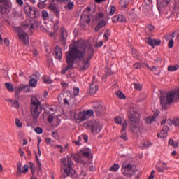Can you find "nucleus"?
<instances>
[{"label": "nucleus", "instance_id": "1", "mask_svg": "<svg viewBox=\"0 0 179 179\" xmlns=\"http://www.w3.org/2000/svg\"><path fill=\"white\" fill-rule=\"evenodd\" d=\"M94 55V49L87 41L79 40L70 45L69 51L66 52L67 66L64 68L66 72L73 68L76 59H79L78 69L82 72L89 69V62Z\"/></svg>", "mask_w": 179, "mask_h": 179}, {"label": "nucleus", "instance_id": "2", "mask_svg": "<svg viewBox=\"0 0 179 179\" xmlns=\"http://www.w3.org/2000/svg\"><path fill=\"white\" fill-rule=\"evenodd\" d=\"M79 155L78 154H71V156H68L67 158H62L61 162V173L64 178L66 177H72L75 174V170L72 168L73 166V162L75 160L76 163L79 162Z\"/></svg>", "mask_w": 179, "mask_h": 179}, {"label": "nucleus", "instance_id": "3", "mask_svg": "<svg viewBox=\"0 0 179 179\" xmlns=\"http://www.w3.org/2000/svg\"><path fill=\"white\" fill-rule=\"evenodd\" d=\"M129 113H130V129L133 134H138V132L141 131L139 128V113H138V109L134 107H131L129 109Z\"/></svg>", "mask_w": 179, "mask_h": 179}, {"label": "nucleus", "instance_id": "4", "mask_svg": "<svg viewBox=\"0 0 179 179\" xmlns=\"http://www.w3.org/2000/svg\"><path fill=\"white\" fill-rule=\"evenodd\" d=\"M179 99V89L178 90L172 91L166 93L165 95H162L160 97L161 105L163 108L166 107V104H171L173 101L178 100Z\"/></svg>", "mask_w": 179, "mask_h": 179}, {"label": "nucleus", "instance_id": "5", "mask_svg": "<svg viewBox=\"0 0 179 179\" xmlns=\"http://www.w3.org/2000/svg\"><path fill=\"white\" fill-rule=\"evenodd\" d=\"M43 111V107L41 106V102L38 101L37 97L32 96L31 102V113L34 118H38L40 114Z\"/></svg>", "mask_w": 179, "mask_h": 179}, {"label": "nucleus", "instance_id": "6", "mask_svg": "<svg viewBox=\"0 0 179 179\" xmlns=\"http://www.w3.org/2000/svg\"><path fill=\"white\" fill-rule=\"evenodd\" d=\"M85 128H89L92 134H100L101 132V123L99 120H90L85 123Z\"/></svg>", "mask_w": 179, "mask_h": 179}, {"label": "nucleus", "instance_id": "7", "mask_svg": "<svg viewBox=\"0 0 179 179\" xmlns=\"http://www.w3.org/2000/svg\"><path fill=\"white\" fill-rule=\"evenodd\" d=\"M15 32L17 33L20 41H22L24 45H29V35H27V33H26L22 27L15 28Z\"/></svg>", "mask_w": 179, "mask_h": 179}, {"label": "nucleus", "instance_id": "8", "mask_svg": "<svg viewBox=\"0 0 179 179\" xmlns=\"http://www.w3.org/2000/svg\"><path fill=\"white\" fill-rule=\"evenodd\" d=\"M135 166L128 164L127 165H123L122 167V173L126 177H132L134 173H135Z\"/></svg>", "mask_w": 179, "mask_h": 179}, {"label": "nucleus", "instance_id": "9", "mask_svg": "<svg viewBox=\"0 0 179 179\" xmlns=\"http://www.w3.org/2000/svg\"><path fill=\"white\" fill-rule=\"evenodd\" d=\"M96 20L98 21V24L96 27H95V31H99V30H101L103 27H105V26L107 25V21L104 20V14L102 13H100L98 15V17H96Z\"/></svg>", "mask_w": 179, "mask_h": 179}, {"label": "nucleus", "instance_id": "10", "mask_svg": "<svg viewBox=\"0 0 179 179\" xmlns=\"http://www.w3.org/2000/svg\"><path fill=\"white\" fill-rule=\"evenodd\" d=\"M24 12L28 16L31 17V19H36L38 15V11L36 9V8L32 7L30 5L25 6Z\"/></svg>", "mask_w": 179, "mask_h": 179}, {"label": "nucleus", "instance_id": "11", "mask_svg": "<svg viewBox=\"0 0 179 179\" xmlns=\"http://www.w3.org/2000/svg\"><path fill=\"white\" fill-rule=\"evenodd\" d=\"M9 10V0H0V13L5 15Z\"/></svg>", "mask_w": 179, "mask_h": 179}, {"label": "nucleus", "instance_id": "12", "mask_svg": "<svg viewBox=\"0 0 179 179\" xmlns=\"http://www.w3.org/2000/svg\"><path fill=\"white\" fill-rule=\"evenodd\" d=\"M97 90H99V84H97V80H92L91 85H90V94L91 95L96 94L97 93Z\"/></svg>", "mask_w": 179, "mask_h": 179}, {"label": "nucleus", "instance_id": "13", "mask_svg": "<svg viewBox=\"0 0 179 179\" xmlns=\"http://www.w3.org/2000/svg\"><path fill=\"white\" fill-rule=\"evenodd\" d=\"M93 108H94V111H95L96 115H101V114H103V113H104V110H106L104 106H103V105H101V103H100L99 102L94 103Z\"/></svg>", "mask_w": 179, "mask_h": 179}, {"label": "nucleus", "instance_id": "14", "mask_svg": "<svg viewBox=\"0 0 179 179\" xmlns=\"http://www.w3.org/2000/svg\"><path fill=\"white\" fill-rule=\"evenodd\" d=\"M59 37L61 43L65 45V43H66V38H68V31H66V29H60Z\"/></svg>", "mask_w": 179, "mask_h": 179}, {"label": "nucleus", "instance_id": "15", "mask_svg": "<svg viewBox=\"0 0 179 179\" xmlns=\"http://www.w3.org/2000/svg\"><path fill=\"white\" fill-rule=\"evenodd\" d=\"M128 127V123L126 120H124L122 123V129L121 130V136L120 138L123 139V141H128V136H127V128Z\"/></svg>", "mask_w": 179, "mask_h": 179}, {"label": "nucleus", "instance_id": "16", "mask_svg": "<svg viewBox=\"0 0 179 179\" xmlns=\"http://www.w3.org/2000/svg\"><path fill=\"white\" fill-rule=\"evenodd\" d=\"M170 3V0H157V6L159 12L163 10V8L167 6Z\"/></svg>", "mask_w": 179, "mask_h": 179}, {"label": "nucleus", "instance_id": "17", "mask_svg": "<svg viewBox=\"0 0 179 179\" xmlns=\"http://www.w3.org/2000/svg\"><path fill=\"white\" fill-rule=\"evenodd\" d=\"M73 117L76 121V122H81V121H85V115L83 114V112H76L73 114Z\"/></svg>", "mask_w": 179, "mask_h": 179}, {"label": "nucleus", "instance_id": "18", "mask_svg": "<svg viewBox=\"0 0 179 179\" xmlns=\"http://www.w3.org/2000/svg\"><path fill=\"white\" fill-rule=\"evenodd\" d=\"M31 79L29 80V86L31 87H36L37 86V80L40 79V73H36L35 75L31 76Z\"/></svg>", "mask_w": 179, "mask_h": 179}, {"label": "nucleus", "instance_id": "19", "mask_svg": "<svg viewBox=\"0 0 179 179\" xmlns=\"http://www.w3.org/2000/svg\"><path fill=\"white\" fill-rule=\"evenodd\" d=\"M166 169H167V164L165 162H159L156 165V170L158 173H164Z\"/></svg>", "mask_w": 179, "mask_h": 179}, {"label": "nucleus", "instance_id": "20", "mask_svg": "<svg viewBox=\"0 0 179 179\" xmlns=\"http://www.w3.org/2000/svg\"><path fill=\"white\" fill-rule=\"evenodd\" d=\"M55 58L56 59H62V50L59 46H56L55 49Z\"/></svg>", "mask_w": 179, "mask_h": 179}, {"label": "nucleus", "instance_id": "21", "mask_svg": "<svg viewBox=\"0 0 179 179\" xmlns=\"http://www.w3.org/2000/svg\"><path fill=\"white\" fill-rule=\"evenodd\" d=\"M168 131H169V127L167 126L164 127L162 131H160V133L158 134V137L161 138H166L167 135H169V134L167 133Z\"/></svg>", "mask_w": 179, "mask_h": 179}, {"label": "nucleus", "instance_id": "22", "mask_svg": "<svg viewBox=\"0 0 179 179\" xmlns=\"http://www.w3.org/2000/svg\"><path fill=\"white\" fill-rule=\"evenodd\" d=\"M64 99H63L64 103L66 106H69V102L71 101V97H72V94L69 92H66L64 94Z\"/></svg>", "mask_w": 179, "mask_h": 179}, {"label": "nucleus", "instance_id": "23", "mask_svg": "<svg viewBox=\"0 0 179 179\" xmlns=\"http://www.w3.org/2000/svg\"><path fill=\"white\" fill-rule=\"evenodd\" d=\"M41 17L44 22H48L50 20V14L45 10L41 11Z\"/></svg>", "mask_w": 179, "mask_h": 179}, {"label": "nucleus", "instance_id": "24", "mask_svg": "<svg viewBox=\"0 0 179 179\" xmlns=\"http://www.w3.org/2000/svg\"><path fill=\"white\" fill-rule=\"evenodd\" d=\"M81 153L84 157H90V155H92V150L89 148H85L83 150H81Z\"/></svg>", "mask_w": 179, "mask_h": 179}, {"label": "nucleus", "instance_id": "25", "mask_svg": "<svg viewBox=\"0 0 179 179\" xmlns=\"http://www.w3.org/2000/svg\"><path fill=\"white\" fill-rule=\"evenodd\" d=\"M156 118H157V114L155 113L152 116H150L146 118V123L152 124V122H155Z\"/></svg>", "mask_w": 179, "mask_h": 179}, {"label": "nucleus", "instance_id": "26", "mask_svg": "<svg viewBox=\"0 0 179 179\" xmlns=\"http://www.w3.org/2000/svg\"><path fill=\"white\" fill-rule=\"evenodd\" d=\"M83 113L84 114V118L85 120H87L89 117H91V115H93V114H94L92 110H88L87 111H84L83 112Z\"/></svg>", "mask_w": 179, "mask_h": 179}, {"label": "nucleus", "instance_id": "27", "mask_svg": "<svg viewBox=\"0 0 179 179\" xmlns=\"http://www.w3.org/2000/svg\"><path fill=\"white\" fill-rule=\"evenodd\" d=\"M5 87H6L7 90H8V92H14L15 90L13 85L10 83H6Z\"/></svg>", "mask_w": 179, "mask_h": 179}, {"label": "nucleus", "instance_id": "28", "mask_svg": "<svg viewBox=\"0 0 179 179\" xmlns=\"http://www.w3.org/2000/svg\"><path fill=\"white\" fill-rule=\"evenodd\" d=\"M73 6H75V3L73 1L69 2L65 6V9H67L68 10H72L73 9Z\"/></svg>", "mask_w": 179, "mask_h": 179}, {"label": "nucleus", "instance_id": "29", "mask_svg": "<svg viewBox=\"0 0 179 179\" xmlns=\"http://www.w3.org/2000/svg\"><path fill=\"white\" fill-rule=\"evenodd\" d=\"M23 92V87H22V84L15 88V96L16 97H19V94H20V92Z\"/></svg>", "mask_w": 179, "mask_h": 179}, {"label": "nucleus", "instance_id": "30", "mask_svg": "<svg viewBox=\"0 0 179 179\" xmlns=\"http://www.w3.org/2000/svg\"><path fill=\"white\" fill-rule=\"evenodd\" d=\"M43 80L44 83H47V85H51V83H52V80H51V78L46 76L43 77Z\"/></svg>", "mask_w": 179, "mask_h": 179}, {"label": "nucleus", "instance_id": "31", "mask_svg": "<svg viewBox=\"0 0 179 179\" xmlns=\"http://www.w3.org/2000/svg\"><path fill=\"white\" fill-rule=\"evenodd\" d=\"M128 3H129V0H120V5L122 6V8H127L128 6Z\"/></svg>", "mask_w": 179, "mask_h": 179}, {"label": "nucleus", "instance_id": "32", "mask_svg": "<svg viewBox=\"0 0 179 179\" xmlns=\"http://www.w3.org/2000/svg\"><path fill=\"white\" fill-rule=\"evenodd\" d=\"M120 169V165L118 164H114L110 168V171H118V169Z\"/></svg>", "mask_w": 179, "mask_h": 179}, {"label": "nucleus", "instance_id": "33", "mask_svg": "<svg viewBox=\"0 0 179 179\" xmlns=\"http://www.w3.org/2000/svg\"><path fill=\"white\" fill-rule=\"evenodd\" d=\"M21 87H22V92H25L26 93H29L30 92V86L29 85H23L21 84Z\"/></svg>", "mask_w": 179, "mask_h": 179}, {"label": "nucleus", "instance_id": "34", "mask_svg": "<svg viewBox=\"0 0 179 179\" xmlns=\"http://www.w3.org/2000/svg\"><path fill=\"white\" fill-rule=\"evenodd\" d=\"M110 36H111V31H110L109 29H106V31H105V33L103 34V37H104L106 41H108V37H110Z\"/></svg>", "mask_w": 179, "mask_h": 179}, {"label": "nucleus", "instance_id": "35", "mask_svg": "<svg viewBox=\"0 0 179 179\" xmlns=\"http://www.w3.org/2000/svg\"><path fill=\"white\" fill-rule=\"evenodd\" d=\"M178 65H176V66H169L168 67V71L169 72H174L176 71H177L178 69Z\"/></svg>", "mask_w": 179, "mask_h": 179}, {"label": "nucleus", "instance_id": "36", "mask_svg": "<svg viewBox=\"0 0 179 179\" xmlns=\"http://www.w3.org/2000/svg\"><path fill=\"white\" fill-rule=\"evenodd\" d=\"M146 42L151 47L154 48L155 47V39H152L150 38H146Z\"/></svg>", "mask_w": 179, "mask_h": 179}, {"label": "nucleus", "instance_id": "37", "mask_svg": "<svg viewBox=\"0 0 179 179\" xmlns=\"http://www.w3.org/2000/svg\"><path fill=\"white\" fill-rule=\"evenodd\" d=\"M118 21L120 22V23H125L127 22V18H125V16L122 15H118Z\"/></svg>", "mask_w": 179, "mask_h": 179}, {"label": "nucleus", "instance_id": "38", "mask_svg": "<svg viewBox=\"0 0 179 179\" xmlns=\"http://www.w3.org/2000/svg\"><path fill=\"white\" fill-rule=\"evenodd\" d=\"M116 95L117 96V97L119 99H125V95L124 94V93H122V92H121L120 90L117 91L116 92Z\"/></svg>", "mask_w": 179, "mask_h": 179}, {"label": "nucleus", "instance_id": "39", "mask_svg": "<svg viewBox=\"0 0 179 179\" xmlns=\"http://www.w3.org/2000/svg\"><path fill=\"white\" fill-rule=\"evenodd\" d=\"M169 145H171V146H173L174 148H178V143H177V142L174 141L173 139L169 140Z\"/></svg>", "mask_w": 179, "mask_h": 179}, {"label": "nucleus", "instance_id": "40", "mask_svg": "<svg viewBox=\"0 0 179 179\" xmlns=\"http://www.w3.org/2000/svg\"><path fill=\"white\" fill-rule=\"evenodd\" d=\"M134 89L136 90H138L139 92H141V90H142V85L139 84V83H134Z\"/></svg>", "mask_w": 179, "mask_h": 179}, {"label": "nucleus", "instance_id": "41", "mask_svg": "<svg viewBox=\"0 0 179 179\" xmlns=\"http://www.w3.org/2000/svg\"><path fill=\"white\" fill-rule=\"evenodd\" d=\"M17 174H22V163L19 162L17 164Z\"/></svg>", "mask_w": 179, "mask_h": 179}, {"label": "nucleus", "instance_id": "42", "mask_svg": "<svg viewBox=\"0 0 179 179\" xmlns=\"http://www.w3.org/2000/svg\"><path fill=\"white\" fill-rule=\"evenodd\" d=\"M109 16H113V15L115 13V6H110L109 8Z\"/></svg>", "mask_w": 179, "mask_h": 179}, {"label": "nucleus", "instance_id": "43", "mask_svg": "<svg viewBox=\"0 0 179 179\" xmlns=\"http://www.w3.org/2000/svg\"><path fill=\"white\" fill-rule=\"evenodd\" d=\"M173 125L179 129V117L178 118H175L173 120Z\"/></svg>", "mask_w": 179, "mask_h": 179}, {"label": "nucleus", "instance_id": "44", "mask_svg": "<svg viewBox=\"0 0 179 179\" xmlns=\"http://www.w3.org/2000/svg\"><path fill=\"white\" fill-rule=\"evenodd\" d=\"M115 122L118 125H121L122 124V120L121 119V117H117L115 118Z\"/></svg>", "mask_w": 179, "mask_h": 179}, {"label": "nucleus", "instance_id": "45", "mask_svg": "<svg viewBox=\"0 0 179 179\" xmlns=\"http://www.w3.org/2000/svg\"><path fill=\"white\" fill-rule=\"evenodd\" d=\"M15 125L17 127V128H22V127H23V124L22 122H20V120H19V119L15 120Z\"/></svg>", "mask_w": 179, "mask_h": 179}, {"label": "nucleus", "instance_id": "46", "mask_svg": "<svg viewBox=\"0 0 179 179\" xmlns=\"http://www.w3.org/2000/svg\"><path fill=\"white\" fill-rule=\"evenodd\" d=\"M29 169L31 173H34L36 171V166H34V164H33V162H29Z\"/></svg>", "mask_w": 179, "mask_h": 179}, {"label": "nucleus", "instance_id": "47", "mask_svg": "<svg viewBox=\"0 0 179 179\" xmlns=\"http://www.w3.org/2000/svg\"><path fill=\"white\" fill-rule=\"evenodd\" d=\"M22 171L24 174H26V173L29 171V165L27 164L24 165Z\"/></svg>", "mask_w": 179, "mask_h": 179}, {"label": "nucleus", "instance_id": "48", "mask_svg": "<svg viewBox=\"0 0 179 179\" xmlns=\"http://www.w3.org/2000/svg\"><path fill=\"white\" fill-rule=\"evenodd\" d=\"M153 30H155V27L152 26V25H148L145 28V31H153Z\"/></svg>", "mask_w": 179, "mask_h": 179}, {"label": "nucleus", "instance_id": "49", "mask_svg": "<svg viewBox=\"0 0 179 179\" xmlns=\"http://www.w3.org/2000/svg\"><path fill=\"white\" fill-rule=\"evenodd\" d=\"M36 22H33L29 24L28 27H29L31 30H34V29H36Z\"/></svg>", "mask_w": 179, "mask_h": 179}, {"label": "nucleus", "instance_id": "50", "mask_svg": "<svg viewBox=\"0 0 179 179\" xmlns=\"http://www.w3.org/2000/svg\"><path fill=\"white\" fill-rule=\"evenodd\" d=\"M142 68V65L141 63H136L134 64V69H141Z\"/></svg>", "mask_w": 179, "mask_h": 179}, {"label": "nucleus", "instance_id": "51", "mask_svg": "<svg viewBox=\"0 0 179 179\" xmlns=\"http://www.w3.org/2000/svg\"><path fill=\"white\" fill-rule=\"evenodd\" d=\"M174 45V40L171 39L168 43L169 48H173V46Z\"/></svg>", "mask_w": 179, "mask_h": 179}, {"label": "nucleus", "instance_id": "52", "mask_svg": "<svg viewBox=\"0 0 179 179\" xmlns=\"http://www.w3.org/2000/svg\"><path fill=\"white\" fill-rule=\"evenodd\" d=\"M59 22H56L55 24H54V27H53V29L55 30V31H58V29H59V27L58 26L59 24Z\"/></svg>", "mask_w": 179, "mask_h": 179}, {"label": "nucleus", "instance_id": "53", "mask_svg": "<svg viewBox=\"0 0 179 179\" xmlns=\"http://www.w3.org/2000/svg\"><path fill=\"white\" fill-rule=\"evenodd\" d=\"M80 138H82V139H83L85 143H87V141L89 140V137L87 136V135L85 134H82L80 136Z\"/></svg>", "mask_w": 179, "mask_h": 179}, {"label": "nucleus", "instance_id": "54", "mask_svg": "<svg viewBox=\"0 0 179 179\" xmlns=\"http://www.w3.org/2000/svg\"><path fill=\"white\" fill-rule=\"evenodd\" d=\"M81 141H82V137L79 136L78 141H74V143L76 145H82V143H80Z\"/></svg>", "mask_w": 179, "mask_h": 179}, {"label": "nucleus", "instance_id": "55", "mask_svg": "<svg viewBox=\"0 0 179 179\" xmlns=\"http://www.w3.org/2000/svg\"><path fill=\"white\" fill-rule=\"evenodd\" d=\"M79 94V88L78 87H75L73 89V95L74 96H78Z\"/></svg>", "mask_w": 179, "mask_h": 179}, {"label": "nucleus", "instance_id": "56", "mask_svg": "<svg viewBox=\"0 0 179 179\" xmlns=\"http://www.w3.org/2000/svg\"><path fill=\"white\" fill-rule=\"evenodd\" d=\"M35 132H36V134H41L43 132V129H41V127H36L34 129Z\"/></svg>", "mask_w": 179, "mask_h": 179}, {"label": "nucleus", "instance_id": "57", "mask_svg": "<svg viewBox=\"0 0 179 179\" xmlns=\"http://www.w3.org/2000/svg\"><path fill=\"white\" fill-rule=\"evenodd\" d=\"M52 136L55 138V139H59V136H58V132L57 131L52 132Z\"/></svg>", "mask_w": 179, "mask_h": 179}, {"label": "nucleus", "instance_id": "58", "mask_svg": "<svg viewBox=\"0 0 179 179\" xmlns=\"http://www.w3.org/2000/svg\"><path fill=\"white\" fill-rule=\"evenodd\" d=\"M50 9H52V10H54L55 12L57 10V6H55V4L53 3H50V5L49 6Z\"/></svg>", "mask_w": 179, "mask_h": 179}, {"label": "nucleus", "instance_id": "59", "mask_svg": "<svg viewBox=\"0 0 179 179\" xmlns=\"http://www.w3.org/2000/svg\"><path fill=\"white\" fill-rule=\"evenodd\" d=\"M12 107H14V108H19L20 105L18 101H14V103L12 104Z\"/></svg>", "mask_w": 179, "mask_h": 179}, {"label": "nucleus", "instance_id": "60", "mask_svg": "<svg viewBox=\"0 0 179 179\" xmlns=\"http://www.w3.org/2000/svg\"><path fill=\"white\" fill-rule=\"evenodd\" d=\"M112 22H113V23H117V22H119L118 21V15H115V16L113 17Z\"/></svg>", "mask_w": 179, "mask_h": 179}, {"label": "nucleus", "instance_id": "61", "mask_svg": "<svg viewBox=\"0 0 179 179\" xmlns=\"http://www.w3.org/2000/svg\"><path fill=\"white\" fill-rule=\"evenodd\" d=\"M161 43L162 41L160 40L154 39V45H159Z\"/></svg>", "mask_w": 179, "mask_h": 179}, {"label": "nucleus", "instance_id": "62", "mask_svg": "<svg viewBox=\"0 0 179 179\" xmlns=\"http://www.w3.org/2000/svg\"><path fill=\"white\" fill-rule=\"evenodd\" d=\"M149 146H150V143L148 141L143 143V148H149Z\"/></svg>", "mask_w": 179, "mask_h": 179}, {"label": "nucleus", "instance_id": "63", "mask_svg": "<svg viewBox=\"0 0 179 179\" xmlns=\"http://www.w3.org/2000/svg\"><path fill=\"white\" fill-rule=\"evenodd\" d=\"M48 122H52L54 121V117H52V115L48 116Z\"/></svg>", "mask_w": 179, "mask_h": 179}, {"label": "nucleus", "instance_id": "64", "mask_svg": "<svg viewBox=\"0 0 179 179\" xmlns=\"http://www.w3.org/2000/svg\"><path fill=\"white\" fill-rule=\"evenodd\" d=\"M4 43H5V45H6V47H8L9 45V39L5 38Z\"/></svg>", "mask_w": 179, "mask_h": 179}]
</instances>
